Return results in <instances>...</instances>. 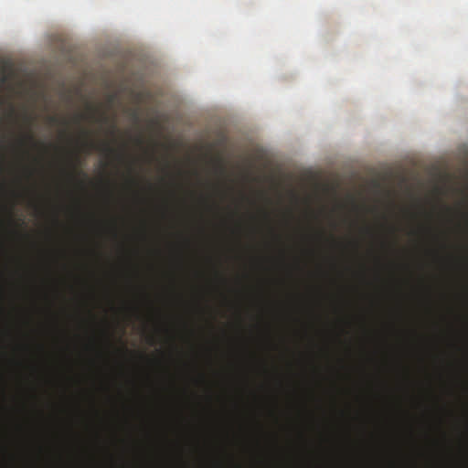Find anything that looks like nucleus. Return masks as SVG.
I'll return each mask as SVG.
<instances>
[{
	"instance_id": "f257e3e1",
	"label": "nucleus",
	"mask_w": 468,
	"mask_h": 468,
	"mask_svg": "<svg viewBox=\"0 0 468 468\" xmlns=\"http://www.w3.org/2000/svg\"><path fill=\"white\" fill-rule=\"evenodd\" d=\"M14 77V69L10 62L2 61L0 63V95L4 89L10 85Z\"/></svg>"
},
{
	"instance_id": "f03ea898",
	"label": "nucleus",
	"mask_w": 468,
	"mask_h": 468,
	"mask_svg": "<svg viewBox=\"0 0 468 468\" xmlns=\"http://www.w3.org/2000/svg\"><path fill=\"white\" fill-rule=\"evenodd\" d=\"M103 151H105V153H115V150L112 148V146L109 145V144H105L103 145Z\"/></svg>"
},
{
	"instance_id": "7ed1b4c3",
	"label": "nucleus",
	"mask_w": 468,
	"mask_h": 468,
	"mask_svg": "<svg viewBox=\"0 0 468 468\" xmlns=\"http://www.w3.org/2000/svg\"><path fill=\"white\" fill-rule=\"evenodd\" d=\"M48 121L51 124H57V122H59V119L58 117H55V115H51L48 117Z\"/></svg>"
},
{
	"instance_id": "20e7f679",
	"label": "nucleus",
	"mask_w": 468,
	"mask_h": 468,
	"mask_svg": "<svg viewBox=\"0 0 468 468\" xmlns=\"http://www.w3.org/2000/svg\"><path fill=\"white\" fill-rule=\"evenodd\" d=\"M84 118H85V115H83V114H78V115H76V117H75V121H76V122H81V120H82V119H84Z\"/></svg>"
},
{
	"instance_id": "39448f33",
	"label": "nucleus",
	"mask_w": 468,
	"mask_h": 468,
	"mask_svg": "<svg viewBox=\"0 0 468 468\" xmlns=\"http://www.w3.org/2000/svg\"><path fill=\"white\" fill-rule=\"evenodd\" d=\"M99 120L101 122H108L109 118H107L106 115H101Z\"/></svg>"
},
{
	"instance_id": "423d86ee",
	"label": "nucleus",
	"mask_w": 468,
	"mask_h": 468,
	"mask_svg": "<svg viewBox=\"0 0 468 468\" xmlns=\"http://www.w3.org/2000/svg\"><path fill=\"white\" fill-rule=\"evenodd\" d=\"M27 140L34 142V136L31 133L27 134Z\"/></svg>"
},
{
	"instance_id": "0eeeda50",
	"label": "nucleus",
	"mask_w": 468,
	"mask_h": 468,
	"mask_svg": "<svg viewBox=\"0 0 468 468\" xmlns=\"http://www.w3.org/2000/svg\"><path fill=\"white\" fill-rule=\"evenodd\" d=\"M86 146L88 147V149H93L94 144L93 143H86Z\"/></svg>"
},
{
	"instance_id": "6e6552de",
	"label": "nucleus",
	"mask_w": 468,
	"mask_h": 468,
	"mask_svg": "<svg viewBox=\"0 0 468 468\" xmlns=\"http://www.w3.org/2000/svg\"><path fill=\"white\" fill-rule=\"evenodd\" d=\"M116 132H117V128H116L115 124H112V133L114 134V133H116Z\"/></svg>"
},
{
	"instance_id": "1a4fd4ad",
	"label": "nucleus",
	"mask_w": 468,
	"mask_h": 468,
	"mask_svg": "<svg viewBox=\"0 0 468 468\" xmlns=\"http://www.w3.org/2000/svg\"><path fill=\"white\" fill-rule=\"evenodd\" d=\"M136 142H137V144H143V139H142V137H136Z\"/></svg>"
}]
</instances>
